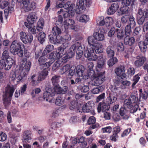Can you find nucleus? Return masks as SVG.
<instances>
[{
  "label": "nucleus",
  "instance_id": "nucleus-54",
  "mask_svg": "<svg viewBox=\"0 0 148 148\" xmlns=\"http://www.w3.org/2000/svg\"><path fill=\"white\" fill-rule=\"evenodd\" d=\"M75 67H72L71 68L68 74V77L70 79L72 78L73 76L74 75H76L75 71Z\"/></svg>",
  "mask_w": 148,
  "mask_h": 148
},
{
  "label": "nucleus",
  "instance_id": "nucleus-1",
  "mask_svg": "<svg viewBox=\"0 0 148 148\" xmlns=\"http://www.w3.org/2000/svg\"><path fill=\"white\" fill-rule=\"evenodd\" d=\"M79 5H77L76 7L75 11L73 10H71L64 11L62 9H61L60 11L58 12V14L62 13L64 18L67 17H72L74 16L75 12L76 13L80 14L83 12V10H84L87 6L89 7L91 4V3L90 1H79Z\"/></svg>",
  "mask_w": 148,
  "mask_h": 148
},
{
  "label": "nucleus",
  "instance_id": "nucleus-51",
  "mask_svg": "<svg viewBox=\"0 0 148 148\" xmlns=\"http://www.w3.org/2000/svg\"><path fill=\"white\" fill-rule=\"evenodd\" d=\"M140 74L139 75L138 74L134 76L132 80L134 82L132 85V88H134L135 87V85L139 81L140 79Z\"/></svg>",
  "mask_w": 148,
  "mask_h": 148
},
{
  "label": "nucleus",
  "instance_id": "nucleus-56",
  "mask_svg": "<svg viewBox=\"0 0 148 148\" xmlns=\"http://www.w3.org/2000/svg\"><path fill=\"white\" fill-rule=\"evenodd\" d=\"M89 20L88 17L85 14H83L79 17V21L82 23H87Z\"/></svg>",
  "mask_w": 148,
  "mask_h": 148
},
{
  "label": "nucleus",
  "instance_id": "nucleus-64",
  "mask_svg": "<svg viewBox=\"0 0 148 148\" xmlns=\"http://www.w3.org/2000/svg\"><path fill=\"white\" fill-rule=\"evenodd\" d=\"M129 99L132 103H136L138 100V97L134 95H131Z\"/></svg>",
  "mask_w": 148,
  "mask_h": 148
},
{
  "label": "nucleus",
  "instance_id": "nucleus-29",
  "mask_svg": "<svg viewBox=\"0 0 148 148\" xmlns=\"http://www.w3.org/2000/svg\"><path fill=\"white\" fill-rule=\"evenodd\" d=\"M69 43L68 42H66L63 44L60 47L58 48V51H59L60 53H61L63 55L65 54L66 50L69 48Z\"/></svg>",
  "mask_w": 148,
  "mask_h": 148
},
{
  "label": "nucleus",
  "instance_id": "nucleus-33",
  "mask_svg": "<svg viewBox=\"0 0 148 148\" xmlns=\"http://www.w3.org/2000/svg\"><path fill=\"white\" fill-rule=\"evenodd\" d=\"M14 62V61L12 58H9V60H5L3 67L4 69L6 70L10 69L11 68Z\"/></svg>",
  "mask_w": 148,
  "mask_h": 148
},
{
  "label": "nucleus",
  "instance_id": "nucleus-55",
  "mask_svg": "<svg viewBox=\"0 0 148 148\" xmlns=\"http://www.w3.org/2000/svg\"><path fill=\"white\" fill-rule=\"evenodd\" d=\"M105 26L106 27H109L112 23L113 18L111 17H106L104 19Z\"/></svg>",
  "mask_w": 148,
  "mask_h": 148
},
{
  "label": "nucleus",
  "instance_id": "nucleus-63",
  "mask_svg": "<svg viewBox=\"0 0 148 148\" xmlns=\"http://www.w3.org/2000/svg\"><path fill=\"white\" fill-rule=\"evenodd\" d=\"M7 136L5 133L3 132H0V141L3 142L7 139Z\"/></svg>",
  "mask_w": 148,
  "mask_h": 148
},
{
  "label": "nucleus",
  "instance_id": "nucleus-21",
  "mask_svg": "<svg viewBox=\"0 0 148 148\" xmlns=\"http://www.w3.org/2000/svg\"><path fill=\"white\" fill-rule=\"evenodd\" d=\"M136 60L134 63V64L137 67L141 66L146 61V58L142 55L137 56L136 57Z\"/></svg>",
  "mask_w": 148,
  "mask_h": 148
},
{
  "label": "nucleus",
  "instance_id": "nucleus-53",
  "mask_svg": "<svg viewBox=\"0 0 148 148\" xmlns=\"http://www.w3.org/2000/svg\"><path fill=\"white\" fill-rule=\"evenodd\" d=\"M71 69L70 65L67 64L63 66L61 69L62 73V74L68 73Z\"/></svg>",
  "mask_w": 148,
  "mask_h": 148
},
{
  "label": "nucleus",
  "instance_id": "nucleus-4",
  "mask_svg": "<svg viewBox=\"0 0 148 148\" xmlns=\"http://www.w3.org/2000/svg\"><path fill=\"white\" fill-rule=\"evenodd\" d=\"M25 50V47L23 44L21 42L14 40L12 42L11 45L10 51L13 54H17L20 57L23 56L24 53L25 57H29V56L27 55V53L24 52Z\"/></svg>",
  "mask_w": 148,
  "mask_h": 148
},
{
  "label": "nucleus",
  "instance_id": "nucleus-20",
  "mask_svg": "<svg viewBox=\"0 0 148 148\" xmlns=\"http://www.w3.org/2000/svg\"><path fill=\"white\" fill-rule=\"evenodd\" d=\"M117 99V94L115 92H110L109 95L106 99V103L109 105H111L115 103Z\"/></svg>",
  "mask_w": 148,
  "mask_h": 148
},
{
  "label": "nucleus",
  "instance_id": "nucleus-52",
  "mask_svg": "<svg viewBox=\"0 0 148 148\" xmlns=\"http://www.w3.org/2000/svg\"><path fill=\"white\" fill-rule=\"evenodd\" d=\"M129 24L132 27H133L136 25L135 19L133 16L130 15L129 18Z\"/></svg>",
  "mask_w": 148,
  "mask_h": 148
},
{
  "label": "nucleus",
  "instance_id": "nucleus-47",
  "mask_svg": "<svg viewBox=\"0 0 148 148\" xmlns=\"http://www.w3.org/2000/svg\"><path fill=\"white\" fill-rule=\"evenodd\" d=\"M27 75H25L24 73L23 74H21V72L20 74H17L16 77L15 79V82H16L17 83L19 82L20 81L23 79H25Z\"/></svg>",
  "mask_w": 148,
  "mask_h": 148
},
{
  "label": "nucleus",
  "instance_id": "nucleus-35",
  "mask_svg": "<svg viewBox=\"0 0 148 148\" xmlns=\"http://www.w3.org/2000/svg\"><path fill=\"white\" fill-rule=\"evenodd\" d=\"M75 5L71 3V2L69 1H68L66 3L64 2V8L65 9L67 10H74V11H75Z\"/></svg>",
  "mask_w": 148,
  "mask_h": 148
},
{
  "label": "nucleus",
  "instance_id": "nucleus-37",
  "mask_svg": "<svg viewBox=\"0 0 148 148\" xmlns=\"http://www.w3.org/2000/svg\"><path fill=\"white\" fill-rule=\"evenodd\" d=\"M116 33L117 38L120 39H123L125 35L124 30L122 29H119L118 28H116Z\"/></svg>",
  "mask_w": 148,
  "mask_h": 148
},
{
  "label": "nucleus",
  "instance_id": "nucleus-27",
  "mask_svg": "<svg viewBox=\"0 0 148 148\" xmlns=\"http://www.w3.org/2000/svg\"><path fill=\"white\" fill-rule=\"evenodd\" d=\"M82 111L84 112H89L93 115L95 114L94 110L92 109V107L89 104H85L82 107Z\"/></svg>",
  "mask_w": 148,
  "mask_h": 148
},
{
  "label": "nucleus",
  "instance_id": "nucleus-17",
  "mask_svg": "<svg viewBox=\"0 0 148 148\" xmlns=\"http://www.w3.org/2000/svg\"><path fill=\"white\" fill-rule=\"evenodd\" d=\"M45 55L42 54V56H40L38 58V62L40 69L44 68H48L51 66L49 61L45 62L47 59L45 57Z\"/></svg>",
  "mask_w": 148,
  "mask_h": 148
},
{
  "label": "nucleus",
  "instance_id": "nucleus-45",
  "mask_svg": "<svg viewBox=\"0 0 148 148\" xmlns=\"http://www.w3.org/2000/svg\"><path fill=\"white\" fill-rule=\"evenodd\" d=\"M115 47L117 52H123L124 49V46L123 43L119 42L115 44Z\"/></svg>",
  "mask_w": 148,
  "mask_h": 148
},
{
  "label": "nucleus",
  "instance_id": "nucleus-18",
  "mask_svg": "<svg viewBox=\"0 0 148 148\" xmlns=\"http://www.w3.org/2000/svg\"><path fill=\"white\" fill-rule=\"evenodd\" d=\"M145 39L144 41H140L138 44V46L141 51L145 52L146 51L148 45V32L145 36Z\"/></svg>",
  "mask_w": 148,
  "mask_h": 148
},
{
  "label": "nucleus",
  "instance_id": "nucleus-22",
  "mask_svg": "<svg viewBox=\"0 0 148 148\" xmlns=\"http://www.w3.org/2000/svg\"><path fill=\"white\" fill-rule=\"evenodd\" d=\"M32 132L30 131H25L23 134V141L25 143H29L32 139Z\"/></svg>",
  "mask_w": 148,
  "mask_h": 148
},
{
  "label": "nucleus",
  "instance_id": "nucleus-23",
  "mask_svg": "<svg viewBox=\"0 0 148 148\" xmlns=\"http://www.w3.org/2000/svg\"><path fill=\"white\" fill-rule=\"evenodd\" d=\"M110 108V105L105 102H100L98 105L97 108L98 112L101 111L106 112L108 111Z\"/></svg>",
  "mask_w": 148,
  "mask_h": 148
},
{
  "label": "nucleus",
  "instance_id": "nucleus-43",
  "mask_svg": "<svg viewBox=\"0 0 148 148\" xmlns=\"http://www.w3.org/2000/svg\"><path fill=\"white\" fill-rule=\"evenodd\" d=\"M94 38L98 41L103 40L104 39V36L103 34L98 32L95 33L93 34Z\"/></svg>",
  "mask_w": 148,
  "mask_h": 148
},
{
  "label": "nucleus",
  "instance_id": "nucleus-2",
  "mask_svg": "<svg viewBox=\"0 0 148 148\" xmlns=\"http://www.w3.org/2000/svg\"><path fill=\"white\" fill-rule=\"evenodd\" d=\"M93 47L85 50L84 52V56L90 60L96 61L98 59L102 58L103 55L101 53L103 52V50L102 47L97 44Z\"/></svg>",
  "mask_w": 148,
  "mask_h": 148
},
{
  "label": "nucleus",
  "instance_id": "nucleus-61",
  "mask_svg": "<svg viewBox=\"0 0 148 148\" xmlns=\"http://www.w3.org/2000/svg\"><path fill=\"white\" fill-rule=\"evenodd\" d=\"M135 69L132 67H130L127 70V73L129 76H132L135 74Z\"/></svg>",
  "mask_w": 148,
  "mask_h": 148
},
{
  "label": "nucleus",
  "instance_id": "nucleus-8",
  "mask_svg": "<svg viewBox=\"0 0 148 148\" xmlns=\"http://www.w3.org/2000/svg\"><path fill=\"white\" fill-rule=\"evenodd\" d=\"M25 25L28 28V31L30 33L33 34L36 33V31L40 32L42 31L43 27L44 25V22L43 19H40L37 23L36 27L34 26L33 27H31V25H28L27 22H25Z\"/></svg>",
  "mask_w": 148,
  "mask_h": 148
},
{
  "label": "nucleus",
  "instance_id": "nucleus-28",
  "mask_svg": "<svg viewBox=\"0 0 148 148\" xmlns=\"http://www.w3.org/2000/svg\"><path fill=\"white\" fill-rule=\"evenodd\" d=\"M135 41V40L134 37H130L129 36H126L124 39V44L131 47L134 45Z\"/></svg>",
  "mask_w": 148,
  "mask_h": 148
},
{
  "label": "nucleus",
  "instance_id": "nucleus-16",
  "mask_svg": "<svg viewBox=\"0 0 148 148\" xmlns=\"http://www.w3.org/2000/svg\"><path fill=\"white\" fill-rule=\"evenodd\" d=\"M132 103L129 99H125L124 101V106L127 108H131L132 106L133 107L130 110V112L131 113L134 114L138 109L139 110H140V108H139V106L137 104H136L133 106L132 105Z\"/></svg>",
  "mask_w": 148,
  "mask_h": 148
},
{
  "label": "nucleus",
  "instance_id": "nucleus-62",
  "mask_svg": "<svg viewBox=\"0 0 148 148\" xmlns=\"http://www.w3.org/2000/svg\"><path fill=\"white\" fill-rule=\"evenodd\" d=\"M70 109L71 110L77 108H78V103L75 101H73L70 103Z\"/></svg>",
  "mask_w": 148,
  "mask_h": 148
},
{
  "label": "nucleus",
  "instance_id": "nucleus-38",
  "mask_svg": "<svg viewBox=\"0 0 148 148\" xmlns=\"http://www.w3.org/2000/svg\"><path fill=\"white\" fill-rule=\"evenodd\" d=\"M106 51L107 56L108 57L111 58L112 57L114 56V48L112 47L110 45L107 48Z\"/></svg>",
  "mask_w": 148,
  "mask_h": 148
},
{
  "label": "nucleus",
  "instance_id": "nucleus-36",
  "mask_svg": "<svg viewBox=\"0 0 148 148\" xmlns=\"http://www.w3.org/2000/svg\"><path fill=\"white\" fill-rule=\"evenodd\" d=\"M104 89L105 86L103 85H101L93 88L91 90V92L92 93L94 94H97L103 91Z\"/></svg>",
  "mask_w": 148,
  "mask_h": 148
},
{
  "label": "nucleus",
  "instance_id": "nucleus-12",
  "mask_svg": "<svg viewBox=\"0 0 148 148\" xmlns=\"http://www.w3.org/2000/svg\"><path fill=\"white\" fill-rule=\"evenodd\" d=\"M22 69L21 74L24 73L25 75H27L31 66V62L29 61H27L26 58H24L22 60Z\"/></svg>",
  "mask_w": 148,
  "mask_h": 148
},
{
  "label": "nucleus",
  "instance_id": "nucleus-50",
  "mask_svg": "<svg viewBox=\"0 0 148 148\" xmlns=\"http://www.w3.org/2000/svg\"><path fill=\"white\" fill-rule=\"evenodd\" d=\"M88 43L90 46H92L94 47L95 45H97L96 43V40L93 37H88Z\"/></svg>",
  "mask_w": 148,
  "mask_h": 148
},
{
  "label": "nucleus",
  "instance_id": "nucleus-5",
  "mask_svg": "<svg viewBox=\"0 0 148 148\" xmlns=\"http://www.w3.org/2000/svg\"><path fill=\"white\" fill-rule=\"evenodd\" d=\"M14 90V87L13 85L8 84L6 87L5 93L3 97V104L6 108L11 104V98Z\"/></svg>",
  "mask_w": 148,
  "mask_h": 148
},
{
  "label": "nucleus",
  "instance_id": "nucleus-60",
  "mask_svg": "<svg viewBox=\"0 0 148 148\" xmlns=\"http://www.w3.org/2000/svg\"><path fill=\"white\" fill-rule=\"evenodd\" d=\"M55 104L58 106H61L64 104V101L60 97H57L55 101Z\"/></svg>",
  "mask_w": 148,
  "mask_h": 148
},
{
  "label": "nucleus",
  "instance_id": "nucleus-25",
  "mask_svg": "<svg viewBox=\"0 0 148 148\" xmlns=\"http://www.w3.org/2000/svg\"><path fill=\"white\" fill-rule=\"evenodd\" d=\"M49 38L50 42L53 44L61 43L62 41V36H56L55 38L52 35L50 34L49 36Z\"/></svg>",
  "mask_w": 148,
  "mask_h": 148
},
{
  "label": "nucleus",
  "instance_id": "nucleus-49",
  "mask_svg": "<svg viewBox=\"0 0 148 148\" xmlns=\"http://www.w3.org/2000/svg\"><path fill=\"white\" fill-rule=\"evenodd\" d=\"M108 61V64L110 67L112 66L114 64H116L118 61V60L116 57H112Z\"/></svg>",
  "mask_w": 148,
  "mask_h": 148
},
{
  "label": "nucleus",
  "instance_id": "nucleus-13",
  "mask_svg": "<svg viewBox=\"0 0 148 148\" xmlns=\"http://www.w3.org/2000/svg\"><path fill=\"white\" fill-rule=\"evenodd\" d=\"M105 79L104 72H98L97 76L92 81V84L95 86L99 85L105 81Z\"/></svg>",
  "mask_w": 148,
  "mask_h": 148
},
{
  "label": "nucleus",
  "instance_id": "nucleus-34",
  "mask_svg": "<svg viewBox=\"0 0 148 148\" xmlns=\"http://www.w3.org/2000/svg\"><path fill=\"white\" fill-rule=\"evenodd\" d=\"M30 83L32 86H35L38 85L40 82L41 81L39 80L38 78L36 77V75L34 74L30 78Z\"/></svg>",
  "mask_w": 148,
  "mask_h": 148
},
{
  "label": "nucleus",
  "instance_id": "nucleus-10",
  "mask_svg": "<svg viewBox=\"0 0 148 148\" xmlns=\"http://www.w3.org/2000/svg\"><path fill=\"white\" fill-rule=\"evenodd\" d=\"M73 44L70 47L69 50L66 51L65 54L63 55V57L61 59L62 62L63 63L66 62L68 59L72 58L75 54V52L76 49V45Z\"/></svg>",
  "mask_w": 148,
  "mask_h": 148
},
{
  "label": "nucleus",
  "instance_id": "nucleus-42",
  "mask_svg": "<svg viewBox=\"0 0 148 148\" xmlns=\"http://www.w3.org/2000/svg\"><path fill=\"white\" fill-rule=\"evenodd\" d=\"M38 39L41 44H42L45 41L46 38V34L43 32H40L37 36Z\"/></svg>",
  "mask_w": 148,
  "mask_h": 148
},
{
  "label": "nucleus",
  "instance_id": "nucleus-40",
  "mask_svg": "<svg viewBox=\"0 0 148 148\" xmlns=\"http://www.w3.org/2000/svg\"><path fill=\"white\" fill-rule=\"evenodd\" d=\"M75 23L73 20L70 19H67L64 22V26L65 30L68 29L70 25L74 24Z\"/></svg>",
  "mask_w": 148,
  "mask_h": 148
},
{
  "label": "nucleus",
  "instance_id": "nucleus-59",
  "mask_svg": "<svg viewBox=\"0 0 148 148\" xmlns=\"http://www.w3.org/2000/svg\"><path fill=\"white\" fill-rule=\"evenodd\" d=\"M61 63V61L59 60H57L53 64L52 67V70L53 71H56L60 67Z\"/></svg>",
  "mask_w": 148,
  "mask_h": 148
},
{
  "label": "nucleus",
  "instance_id": "nucleus-31",
  "mask_svg": "<svg viewBox=\"0 0 148 148\" xmlns=\"http://www.w3.org/2000/svg\"><path fill=\"white\" fill-rule=\"evenodd\" d=\"M14 4H12L11 5H9L8 8L5 9L4 10V19L7 20L9 14V13L12 12L14 11Z\"/></svg>",
  "mask_w": 148,
  "mask_h": 148
},
{
  "label": "nucleus",
  "instance_id": "nucleus-41",
  "mask_svg": "<svg viewBox=\"0 0 148 148\" xmlns=\"http://www.w3.org/2000/svg\"><path fill=\"white\" fill-rule=\"evenodd\" d=\"M77 88L82 92H86L89 90V87L83 84H80L77 87Z\"/></svg>",
  "mask_w": 148,
  "mask_h": 148
},
{
  "label": "nucleus",
  "instance_id": "nucleus-19",
  "mask_svg": "<svg viewBox=\"0 0 148 148\" xmlns=\"http://www.w3.org/2000/svg\"><path fill=\"white\" fill-rule=\"evenodd\" d=\"M37 20V14L34 12L29 13L27 17V20L28 25H32L35 23Z\"/></svg>",
  "mask_w": 148,
  "mask_h": 148
},
{
  "label": "nucleus",
  "instance_id": "nucleus-30",
  "mask_svg": "<svg viewBox=\"0 0 148 148\" xmlns=\"http://www.w3.org/2000/svg\"><path fill=\"white\" fill-rule=\"evenodd\" d=\"M97 62V65L96 68V71L98 72H104L105 73V71L104 70L103 66L105 64V62L103 60H100V59H98Z\"/></svg>",
  "mask_w": 148,
  "mask_h": 148
},
{
  "label": "nucleus",
  "instance_id": "nucleus-58",
  "mask_svg": "<svg viewBox=\"0 0 148 148\" xmlns=\"http://www.w3.org/2000/svg\"><path fill=\"white\" fill-rule=\"evenodd\" d=\"M1 58L2 59H4L5 61V60H9V58H12L9 56V52L7 50H5L3 52Z\"/></svg>",
  "mask_w": 148,
  "mask_h": 148
},
{
  "label": "nucleus",
  "instance_id": "nucleus-7",
  "mask_svg": "<svg viewBox=\"0 0 148 148\" xmlns=\"http://www.w3.org/2000/svg\"><path fill=\"white\" fill-rule=\"evenodd\" d=\"M31 1H17L21 7L26 12L33 10L36 7V3Z\"/></svg>",
  "mask_w": 148,
  "mask_h": 148
},
{
  "label": "nucleus",
  "instance_id": "nucleus-11",
  "mask_svg": "<svg viewBox=\"0 0 148 148\" xmlns=\"http://www.w3.org/2000/svg\"><path fill=\"white\" fill-rule=\"evenodd\" d=\"M115 1H112V2H113ZM122 1V4L123 6L121 8L120 13L122 15L128 13L130 10V8L128 6H132L135 1Z\"/></svg>",
  "mask_w": 148,
  "mask_h": 148
},
{
  "label": "nucleus",
  "instance_id": "nucleus-3",
  "mask_svg": "<svg viewBox=\"0 0 148 148\" xmlns=\"http://www.w3.org/2000/svg\"><path fill=\"white\" fill-rule=\"evenodd\" d=\"M88 72L86 73V69L84 66L82 65H78L75 67L76 74L79 77H82L83 79H86L90 78V76H92L94 73L93 69L94 66L93 62L89 63L88 64Z\"/></svg>",
  "mask_w": 148,
  "mask_h": 148
},
{
  "label": "nucleus",
  "instance_id": "nucleus-15",
  "mask_svg": "<svg viewBox=\"0 0 148 148\" xmlns=\"http://www.w3.org/2000/svg\"><path fill=\"white\" fill-rule=\"evenodd\" d=\"M53 51L48 55H47V57L49 59V61L51 65L55 60L59 59L63 57V55L60 53L59 51Z\"/></svg>",
  "mask_w": 148,
  "mask_h": 148
},
{
  "label": "nucleus",
  "instance_id": "nucleus-32",
  "mask_svg": "<svg viewBox=\"0 0 148 148\" xmlns=\"http://www.w3.org/2000/svg\"><path fill=\"white\" fill-rule=\"evenodd\" d=\"M76 48L77 47V49L76 51L77 58L78 59H79L82 56L84 51V45H80L79 46H76Z\"/></svg>",
  "mask_w": 148,
  "mask_h": 148
},
{
  "label": "nucleus",
  "instance_id": "nucleus-9",
  "mask_svg": "<svg viewBox=\"0 0 148 148\" xmlns=\"http://www.w3.org/2000/svg\"><path fill=\"white\" fill-rule=\"evenodd\" d=\"M62 94L61 92L60 93L55 90L53 88H48L47 90L45 91L43 94V98L45 100L50 102L54 101L53 96L56 95Z\"/></svg>",
  "mask_w": 148,
  "mask_h": 148
},
{
  "label": "nucleus",
  "instance_id": "nucleus-46",
  "mask_svg": "<svg viewBox=\"0 0 148 148\" xmlns=\"http://www.w3.org/2000/svg\"><path fill=\"white\" fill-rule=\"evenodd\" d=\"M138 13L140 15L143 16V17L145 18L148 17V10L147 9L143 10L141 8H140L138 9Z\"/></svg>",
  "mask_w": 148,
  "mask_h": 148
},
{
  "label": "nucleus",
  "instance_id": "nucleus-14",
  "mask_svg": "<svg viewBox=\"0 0 148 148\" xmlns=\"http://www.w3.org/2000/svg\"><path fill=\"white\" fill-rule=\"evenodd\" d=\"M20 37L21 40L25 44H30L33 40V36L31 34H26L23 32H21Z\"/></svg>",
  "mask_w": 148,
  "mask_h": 148
},
{
  "label": "nucleus",
  "instance_id": "nucleus-26",
  "mask_svg": "<svg viewBox=\"0 0 148 148\" xmlns=\"http://www.w3.org/2000/svg\"><path fill=\"white\" fill-rule=\"evenodd\" d=\"M40 69H43V70L40 72L38 77V80L41 81L46 78L48 75V68H46Z\"/></svg>",
  "mask_w": 148,
  "mask_h": 148
},
{
  "label": "nucleus",
  "instance_id": "nucleus-6",
  "mask_svg": "<svg viewBox=\"0 0 148 148\" xmlns=\"http://www.w3.org/2000/svg\"><path fill=\"white\" fill-rule=\"evenodd\" d=\"M60 78V76L57 75L52 76L51 80L54 87L53 88L55 89L56 91H57L59 93L61 92L62 94H65L67 92L68 88L66 86H63L62 88L59 86L58 84L60 81L59 79Z\"/></svg>",
  "mask_w": 148,
  "mask_h": 148
},
{
  "label": "nucleus",
  "instance_id": "nucleus-57",
  "mask_svg": "<svg viewBox=\"0 0 148 148\" xmlns=\"http://www.w3.org/2000/svg\"><path fill=\"white\" fill-rule=\"evenodd\" d=\"M131 27V26L128 25L125 27L124 32L126 36H129L132 33Z\"/></svg>",
  "mask_w": 148,
  "mask_h": 148
},
{
  "label": "nucleus",
  "instance_id": "nucleus-24",
  "mask_svg": "<svg viewBox=\"0 0 148 148\" xmlns=\"http://www.w3.org/2000/svg\"><path fill=\"white\" fill-rule=\"evenodd\" d=\"M114 71L117 76H123V77H126L125 73V68L123 66H121L116 68L115 69Z\"/></svg>",
  "mask_w": 148,
  "mask_h": 148
},
{
  "label": "nucleus",
  "instance_id": "nucleus-44",
  "mask_svg": "<svg viewBox=\"0 0 148 148\" xmlns=\"http://www.w3.org/2000/svg\"><path fill=\"white\" fill-rule=\"evenodd\" d=\"M54 47L53 45H47L44 50L42 53L43 55H47L51 51L54 49Z\"/></svg>",
  "mask_w": 148,
  "mask_h": 148
},
{
  "label": "nucleus",
  "instance_id": "nucleus-39",
  "mask_svg": "<svg viewBox=\"0 0 148 148\" xmlns=\"http://www.w3.org/2000/svg\"><path fill=\"white\" fill-rule=\"evenodd\" d=\"M52 33L55 36H60V35L62 33L61 29L57 26L53 27Z\"/></svg>",
  "mask_w": 148,
  "mask_h": 148
},
{
  "label": "nucleus",
  "instance_id": "nucleus-48",
  "mask_svg": "<svg viewBox=\"0 0 148 148\" xmlns=\"http://www.w3.org/2000/svg\"><path fill=\"white\" fill-rule=\"evenodd\" d=\"M27 75H25L24 73L23 74H21V72L20 74H17L16 77L15 79V82H16L17 83L19 82L20 81L23 79H25Z\"/></svg>",
  "mask_w": 148,
  "mask_h": 148
}]
</instances>
